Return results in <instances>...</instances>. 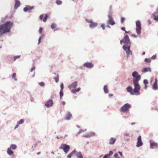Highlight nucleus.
Wrapping results in <instances>:
<instances>
[{"label":"nucleus","mask_w":158,"mask_h":158,"mask_svg":"<svg viewBox=\"0 0 158 158\" xmlns=\"http://www.w3.org/2000/svg\"><path fill=\"white\" fill-rule=\"evenodd\" d=\"M56 4L58 5H60L62 3V1L60 0H56L55 2Z\"/></svg>","instance_id":"nucleus-28"},{"label":"nucleus","mask_w":158,"mask_h":158,"mask_svg":"<svg viewBox=\"0 0 158 158\" xmlns=\"http://www.w3.org/2000/svg\"><path fill=\"white\" fill-rule=\"evenodd\" d=\"M121 29L122 30L125 31V28L124 27H122L121 28Z\"/></svg>","instance_id":"nucleus-51"},{"label":"nucleus","mask_w":158,"mask_h":158,"mask_svg":"<svg viewBox=\"0 0 158 158\" xmlns=\"http://www.w3.org/2000/svg\"><path fill=\"white\" fill-rule=\"evenodd\" d=\"M123 48L125 51L127 56H129L130 54H132L131 52L129 46L125 44L123 46Z\"/></svg>","instance_id":"nucleus-8"},{"label":"nucleus","mask_w":158,"mask_h":158,"mask_svg":"<svg viewBox=\"0 0 158 158\" xmlns=\"http://www.w3.org/2000/svg\"><path fill=\"white\" fill-rule=\"evenodd\" d=\"M7 153L9 155H13L14 153V152L11 150V149L9 148H8L7 149Z\"/></svg>","instance_id":"nucleus-24"},{"label":"nucleus","mask_w":158,"mask_h":158,"mask_svg":"<svg viewBox=\"0 0 158 158\" xmlns=\"http://www.w3.org/2000/svg\"><path fill=\"white\" fill-rule=\"evenodd\" d=\"M51 153L52 154H54V153L53 152H51Z\"/></svg>","instance_id":"nucleus-64"},{"label":"nucleus","mask_w":158,"mask_h":158,"mask_svg":"<svg viewBox=\"0 0 158 158\" xmlns=\"http://www.w3.org/2000/svg\"><path fill=\"white\" fill-rule=\"evenodd\" d=\"M143 144V142L141 140V137L140 136H138L137 138V141L136 143V146L138 147H140Z\"/></svg>","instance_id":"nucleus-9"},{"label":"nucleus","mask_w":158,"mask_h":158,"mask_svg":"<svg viewBox=\"0 0 158 158\" xmlns=\"http://www.w3.org/2000/svg\"><path fill=\"white\" fill-rule=\"evenodd\" d=\"M95 135V133L94 132H90L87 135V137H89Z\"/></svg>","instance_id":"nucleus-27"},{"label":"nucleus","mask_w":158,"mask_h":158,"mask_svg":"<svg viewBox=\"0 0 158 158\" xmlns=\"http://www.w3.org/2000/svg\"><path fill=\"white\" fill-rule=\"evenodd\" d=\"M123 40H129L128 36L127 35H125L124 36Z\"/></svg>","instance_id":"nucleus-37"},{"label":"nucleus","mask_w":158,"mask_h":158,"mask_svg":"<svg viewBox=\"0 0 158 158\" xmlns=\"http://www.w3.org/2000/svg\"><path fill=\"white\" fill-rule=\"evenodd\" d=\"M131 107V105L128 103L124 105L120 109V111L124 113H126L129 111V109Z\"/></svg>","instance_id":"nucleus-6"},{"label":"nucleus","mask_w":158,"mask_h":158,"mask_svg":"<svg viewBox=\"0 0 158 158\" xmlns=\"http://www.w3.org/2000/svg\"><path fill=\"white\" fill-rule=\"evenodd\" d=\"M85 20L87 23H90L89 27L91 28H94L96 27L98 25V23L94 22L92 19H86Z\"/></svg>","instance_id":"nucleus-4"},{"label":"nucleus","mask_w":158,"mask_h":158,"mask_svg":"<svg viewBox=\"0 0 158 158\" xmlns=\"http://www.w3.org/2000/svg\"><path fill=\"white\" fill-rule=\"evenodd\" d=\"M48 17V15L47 14H46L43 19V22H46L47 20Z\"/></svg>","instance_id":"nucleus-29"},{"label":"nucleus","mask_w":158,"mask_h":158,"mask_svg":"<svg viewBox=\"0 0 158 158\" xmlns=\"http://www.w3.org/2000/svg\"><path fill=\"white\" fill-rule=\"evenodd\" d=\"M57 27L55 23H52L51 26V28L54 31H55L57 30L56 28Z\"/></svg>","instance_id":"nucleus-18"},{"label":"nucleus","mask_w":158,"mask_h":158,"mask_svg":"<svg viewBox=\"0 0 158 158\" xmlns=\"http://www.w3.org/2000/svg\"><path fill=\"white\" fill-rule=\"evenodd\" d=\"M35 69V67H32L31 69V72H32Z\"/></svg>","instance_id":"nucleus-49"},{"label":"nucleus","mask_w":158,"mask_h":158,"mask_svg":"<svg viewBox=\"0 0 158 158\" xmlns=\"http://www.w3.org/2000/svg\"><path fill=\"white\" fill-rule=\"evenodd\" d=\"M61 103H62V105H63V106L65 105V102H64V101H63V102H61Z\"/></svg>","instance_id":"nucleus-55"},{"label":"nucleus","mask_w":158,"mask_h":158,"mask_svg":"<svg viewBox=\"0 0 158 158\" xmlns=\"http://www.w3.org/2000/svg\"><path fill=\"white\" fill-rule=\"evenodd\" d=\"M34 6H31L29 5H27L23 9V10L25 12H27L33 9Z\"/></svg>","instance_id":"nucleus-10"},{"label":"nucleus","mask_w":158,"mask_h":158,"mask_svg":"<svg viewBox=\"0 0 158 158\" xmlns=\"http://www.w3.org/2000/svg\"><path fill=\"white\" fill-rule=\"evenodd\" d=\"M145 62H147V63H150V62L151 61V60L149 58H145Z\"/></svg>","instance_id":"nucleus-33"},{"label":"nucleus","mask_w":158,"mask_h":158,"mask_svg":"<svg viewBox=\"0 0 158 158\" xmlns=\"http://www.w3.org/2000/svg\"><path fill=\"white\" fill-rule=\"evenodd\" d=\"M118 156V155L117 154L115 153L114 154V156L115 157H116L117 156Z\"/></svg>","instance_id":"nucleus-57"},{"label":"nucleus","mask_w":158,"mask_h":158,"mask_svg":"<svg viewBox=\"0 0 158 158\" xmlns=\"http://www.w3.org/2000/svg\"><path fill=\"white\" fill-rule=\"evenodd\" d=\"M132 76L134 77L133 83L134 85V89H133L129 86L126 88V89L131 95H137L139 94L140 86L139 84V81L141 79V76L136 71H134L132 73Z\"/></svg>","instance_id":"nucleus-1"},{"label":"nucleus","mask_w":158,"mask_h":158,"mask_svg":"<svg viewBox=\"0 0 158 158\" xmlns=\"http://www.w3.org/2000/svg\"><path fill=\"white\" fill-rule=\"evenodd\" d=\"M135 124V123H131V124L132 125H134V124Z\"/></svg>","instance_id":"nucleus-61"},{"label":"nucleus","mask_w":158,"mask_h":158,"mask_svg":"<svg viewBox=\"0 0 158 158\" xmlns=\"http://www.w3.org/2000/svg\"><path fill=\"white\" fill-rule=\"evenodd\" d=\"M84 66L85 67L89 68H92L94 65L91 63H86L84 64Z\"/></svg>","instance_id":"nucleus-14"},{"label":"nucleus","mask_w":158,"mask_h":158,"mask_svg":"<svg viewBox=\"0 0 158 158\" xmlns=\"http://www.w3.org/2000/svg\"><path fill=\"white\" fill-rule=\"evenodd\" d=\"M148 22V24H150L151 23V21L150 20H149Z\"/></svg>","instance_id":"nucleus-60"},{"label":"nucleus","mask_w":158,"mask_h":158,"mask_svg":"<svg viewBox=\"0 0 158 158\" xmlns=\"http://www.w3.org/2000/svg\"><path fill=\"white\" fill-rule=\"evenodd\" d=\"M156 56L155 55H153L152 56L151 58V59H155L156 58Z\"/></svg>","instance_id":"nucleus-50"},{"label":"nucleus","mask_w":158,"mask_h":158,"mask_svg":"<svg viewBox=\"0 0 158 158\" xmlns=\"http://www.w3.org/2000/svg\"><path fill=\"white\" fill-rule=\"evenodd\" d=\"M13 23L11 21H7L0 25V36L10 32Z\"/></svg>","instance_id":"nucleus-2"},{"label":"nucleus","mask_w":158,"mask_h":158,"mask_svg":"<svg viewBox=\"0 0 158 158\" xmlns=\"http://www.w3.org/2000/svg\"><path fill=\"white\" fill-rule=\"evenodd\" d=\"M55 81L57 82H58V80H59V78L58 77H56L55 78Z\"/></svg>","instance_id":"nucleus-46"},{"label":"nucleus","mask_w":158,"mask_h":158,"mask_svg":"<svg viewBox=\"0 0 158 158\" xmlns=\"http://www.w3.org/2000/svg\"><path fill=\"white\" fill-rule=\"evenodd\" d=\"M74 154V151L72 152H71L67 156V157L69 158H71L72 156V155Z\"/></svg>","instance_id":"nucleus-31"},{"label":"nucleus","mask_w":158,"mask_h":158,"mask_svg":"<svg viewBox=\"0 0 158 158\" xmlns=\"http://www.w3.org/2000/svg\"><path fill=\"white\" fill-rule=\"evenodd\" d=\"M44 35H42L41 36H40L38 40H42V39H43L44 38Z\"/></svg>","instance_id":"nucleus-43"},{"label":"nucleus","mask_w":158,"mask_h":158,"mask_svg":"<svg viewBox=\"0 0 158 158\" xmlns=\"http://www.w3.org/2000/svg\"><path fill=\"white\" fill-rule=\"evenodd\" d=\"M113 13L112 10H109L108 12V17H112V15Z\"/></svg>","instance_id":"nucleus-25"},{"label":"nucleus","mask_w":158,"mask_h":158,"mask_svg":"<svg viewBox=\"0 0 158 158\" xmlns=\"http://www.w3.org/2000/svg\"><path fill=\"white\" fill-rule=\"evenodd\" d=\"M72 114L70 113H68L66 115V119L67 120H69L72 117Z\"/></svg>","instance_id":"nucleus-23"},{"label":"nucleus","mask_w":158,"mask_h":158,"mask_svg":"<svg viewBox=\"0 0 158 158\" xmlns=\"http://www.w3.org/2000/svg\"><path fill=\"white\" fill-rule=\"evenodd\" d=\"M136 31L138 35L140 34L142 28L141 27V23L139 20H138L136 22Z\"/></svg>","instance_id":"nucleus-5"},{"label":"nucleus","mask_w":158,"mask_h":158,"mask_svg":"<svg viewBox=\"0 0 158 158\" xmlns=\"http://www.w3.org/2000/svg\"><path fill=\"white\" fill-rule=\"evenodd\" d=\"M44 15H41L39 17V19L40 20H43Z\"/></svg>","instance_id":"nucleus-44"},{"label":"nucleus","mask_w":158,"mask_h":158,"mask_svg":"<svg viewBox=\"0 0 158 158\" xmlns=\"http://www.w3.org/2000/svg\"><path fill=\"white\" fill-rule=\"evenodd\" d=\"M143 82L144 84V85H147L148 83V81L146 79L144 80Z\"/></svg>","instance_id":"nucleus-41"},{"label":"nucleus","mask_w":158,"mask_h":158,"mask_svg":"<svg viewBox=\"0 0 158 158\" xmlns=\"http://www.w3.org/2000/svg\"><path fill=\"white\" fill-rule=\"evenodd\" d=\"M106 27H109V28H110V27L108 25H107V26H106Z\"/></svg>","instance_id":"nucleus-59"},{"label":"nucleus","mask_w":158,"mask_h":158,"mask_svg":"<svg viewBox=\"0 0 158 158\" xmlns=\"http://www.w3.org/2000/svg\"><path fill=\"white\" fill-rule=\"evenodd\" d=\"M39 84L40 86H44L45 85L43 81L39 83Z\"/></svg>","instance_id":"nucleus-38"},{"label":"nucleus","mask_w":158,"mask_h":158,"mask_svg":"<svg viewBox=\"0 0 158 158\" xmlns=\"http://www.w3.org/2000/svg\"><path fill=\"white\" fill-rule=\"evenodd\" d=\"M108 18L109 19L107 21L108 24L112 26L114 25L115 24V23L112 17H110Z\"/></svg>","instance_id":"nucleus-11"},{"label":"nucleus","mask_w":158,"mask_h":158,"mask_svg":"<svg viewBox=\"0 0 158 158\" xmlns=\"http://www.w3.org/2000/svg\"><path fill=\"white\" fill-rule=\"evenodd\" d=\"M131 36L132 37H133L135 38H136L137 37V36L135 34H131Z\"/></svg>","instance_id":"nucleus-47"},{"label":"nucleus","mask_w":158,"mask_h":158,"mask_svg":"<svg viewBox=\"0 0 158 158\" xmlns=\"http://www.w3.org/2000/svg\"><path fill=\"white\" fill-rule=\"evenodd\" d=\"M116 140V139L114 138H111L110 139L109 143L110 144H112L114 143Z\"/></svg>","instance_id":"nucleus-20"},{"label":"nucleus","mask_w":158,"mask_h":158,"mask_svg":"<svg viewBox=\"0 0 158 158\" xmlns=\"http://www.w3.org/2000/svg\"><path fill=\"white\" fill-rule=\"evenodd\" d=\"M15 3L14 6V8L15 9H17L21 5L19 0H14Z\"/></svg>","instance_id":"nucleus-12"},{"label":"nucleus","mask_w":158,"mask_h":158,"mask_svg":"<svg viewBox=\"0 0 158 158\" xmlns=\"http://www.w3.org/2000/svg\"><path fill=\"white\" fill-rule=\"evenodd\" d=\"M53 104V101L52 99H50L45 104V106L47 107H49L52 106Z\"/></svg>","instance_id":"nucleus-13"},{"label":"nucleus","mask_w":158,"mask_h":158,"mask_svg":"<svg viewBox=\"0 0 158 158\" xmlns=\"http://www.w3.org/2000/svg\"><path fill=\"white\" fill-rule=\"evenodd\" d=\"M125 20V18L124 17H121V22L122 23H123Z\"/></svg>","instance_id":"nucleus-40"},{"label":"nucleus","mask_w":158,"mask_h":158,"mask_svg":"<svg viewBox=\"0 0 158 158\" xmlns=\"http://www.w3.org/2000/svg\"><path fill=\"white\" fill-rule=\"evenodd\" d=\"M60 99H61V98L63 96V90H60Z\"/></svg>","instance_id":"nucleus-34"},{"label":"nucleus","mask_w":158,"mask_h":158,"mask_svg":"<svg viewBox=\"0 0 158 158\" xmlns=\"http://www.w3.org/2000/svg\"><path fill=\"white\" fill-rule=\"evenodd\" d=\"M77 82L74 81L72 83L71 85H69L68 87L69 89L71 90V91L73 93H76L77 92L79 91L81 88H78L77 89H75L77 87Z\"/></svg>","instance_id":"nucleus-3"},{"label":"nucleus","mask_w":158,"mask_h":158,"mask_svg":"<svg viewBox=\"0 0 158 158\" xmlns=\"http://www.w3.org/2000/svg\"><path fill=\"white\" fill-rule=\"evenodd\" d=\"M24 123V120L23 119H21L20 121L18 122V124L20 125V124H22Z\"/></svg>","instance_id":"nucleus-35"},{"label":"nucleus","mask_w":158,"mask_h":158,"mask_svg":"<svg viewBox=\"0 0 158 158\" xmlns=\"http://www.w3.org/2000/svg\"><path fill=\"white\" fill-rule=\"evenodd\" d=\"M113 154V152L111 151H110L109 154H106L105 155L103 158H110V156L112 155Z\"/></svg>","instance_id":"nucleus-21"},{"label":"nucleus","mask_w":158,"mask_h":158,"mask_svg":"<svg viewBox=\"0 0 158 158\" xmlns=\"http://www.w3.org/2000/svg\"><path fill=\"white\" fill-rule=\"evenodd\" d=\"M129 40H125V41L124 42H123L125 43H127V44L129 42Z\"/></svg>","instance_id":"nucleus-48"},{"label":"nucleus","mask_w":158,"mask_h":158,"mask_svg":"<svg viewBox=\"0 0 158 158\" xmlns=\"http://www.w3.org/2000/svg\"><path fill=\"white\" fill-rule=\"evenodd\" d=\"M125 32L126 33V34H127V33H130V32L129 31H126V30H125Z\"/></svg>","instance_id":"nucleus-54"},{"label":"nucleus","mask_w":158,"mask_h":158,"mask_svg":"<svg viewBox=\"0 0 158 158\" xmlns=\"http://www.w3.org/2000/svg\"><path fill=\"white\" fill-rule=\"evenodd\" d=\"M148 71H151V69L149 67L144 68L143 69V70H142V72H145Z\"/></svg>","instance_id":"nucleus-22"},{"label":"nucleus","mask_w":158,"mask_h":158,"mask_svg":"<svg viewBox=\"0 0 158 158\" xmlns=\"http://www.w3.org/2000/svg\"><path fill=\"white\" fill-rule=\"evenodd\" d=\"M60 87H61L60 90H63V89L64 88V86H63V83H62L61 84Z\"/></svg>","instance_id":"nucleus-45"},{"label":"nucleus","mask_w":158,"mask_h":158,"mask_svg":"<svg viewBox=\"0 0 158 158\" xmlns=\"http://www.w3.org/2000/svg\"><path fill=\"white\" fill-rule=\"evenodd\" d=\"M147 85H145V86H144V88L145 89H146L147 88Z\"/></svg>","instance_id":"nucleus-58"},{"label":"nucleus","mask_w":158,"mask_h":158,"mask_svg":"<svg viewBox=\"0 0 158 158\" xmlns=\"http://www.w3.org/2000/svg\"><path fill=\"white\" fill-rule=\"evenodd\" d=\"M150 148H153L157 146V143L152 142L151 141H150Z\"/></svg>","instance_id":"nucleus-15"},{"label":"nucleus","mask_w":158,"mask_h":158,"mask_svg":"<svg viewBox=\"0 0 158 158\" xmlns=\"http://www.w3.org/2000/svg\"><path fill=\"white\" fill-rule=\"evenodd\" d=\"M20 56H17L14 57V60L15 61L17 59L19 58L20 57Z\"/></svg>","instance_id":"nucleus-36"},{"label":"nucleus","mask_w":158,"mask_h":158,"mask_svg":"<svg viewBox=\"0 0 158 158\" xmlns=\"http://www.w3.org/2000/svg\"><path fill=\"white\" fill-rule=\"evenodd\" d=\"M104 92L105 93H108V90L107 88V86L105 85L104 87Z\"/></svg>","instance_id":"nucleus-30"},{"label":"nucleus","mask_w":158,"mask_h":158,"mask_svg":"<svg viewBox=\"0 0 158 158\" xmlns=\"http://www.w3.org/2000/svg\"><path fill=\"white\" fill-rule=\"evenodd\" d=\"M9 148H10V149L12 150H14L16 149L17 148V146L15 144H12L10 145V146Z\"/></svg>","instance_id":"nucleus-26"},{"label":"nucleus","mask_w":158,"mask_h":158,"mask_svg":"<svg viewBox=\"0 0 158 158\" xmlns=\"http://www.w3.org/2000/svg\"><path fill=\"white\" fill-rule=\"evenodd\" d=\"M157 79L156 78L155 79V82L152 85L153 89L154 90H156L158 88L157 86Z\"/></svg>","instance_id":"nucleus-17"},{"label":"nucleus","mask_w":158,"mask_h":158,"mask_svg":"<svg viewBox=\"0 0 158 158\" xmlns=\"http://www.w3.org/2000/svg\"><path fill=\"white\" fill-rule=\"evenodd\" d=\"M43 29L42 27H40L39 28V33L40 34L42 33V31H43Z\"/></svg>","instance_id":"nucleus-42"},{"label":"nucleus","mask_w":158,"mask_h":158,"mask_svg":"<svg viewBox=\"0 0 158 158\" xmlns=\"http://www.w3.org/2000/svg\"><path fill=\"white\" fill-rule=\"evenodd\" d=\"M70 148L69 146L66 144H62L59 147V148L63 149L65 153H67L68 152Z\"/></svg>","instance_id":"nucleus-7"},{"label":"nucleus","mask_w":158,"mask_h":158,"mask_svg":"<svg viewBox=\"0 0 158 158\" xmlns=\"http://www.w3.org/2000/svg\"><path fill=\"white\" fill-rule=\"evenodd\" d=\"M118 153L121 156H122V153L121 152H118Z\"/></svg>","instance_id":"nucleus-56"},{"label":"nucleus","mask_w":158,"mask_h":158,"mask_svg":"<svg viewBox=\"0 0 158 158\" xmlns=\"http://www.w3.org/2000/svg\"><path fill=\"white\" fill-rule=\"evenodd\" d=\"M112 6L110 5L109 7V10H112Z\"/></svg>","instance_id":"nucleus-53"},{"label":"nucleus","mask_w":158,"mask_h":158,"mask_svg":"<svg viewBox=\"0 0 158 158\" xmlns=\"http://www.w3.org/2000/svg\"><path fill=\"white\" fill-rule=\"evenodd\" d=\"M40 154V152H38V153H37V155H39V154Z\"/></svg>","instance_id":"nucleus-63"},{"label":"nucleus","mask_w":158,"mask_h":158,"mask_svg":"<svg viewBox=\"0 0 158 158\" xmlns=\"http://www.w3.org/2000/svg\"><path fill=\"white\" fill-rule=\"evenodd\" d=\"M158 14V12L156 11L153 14L154 16V19L155 20L158 22V15H156Z\"/></svg>","instance_id":"nucleus-19"},{"label":"nucleus","mask_w":158,"mask_h":158,"mask_svg":"<svg viewBox=\"0 0 158 158\" xmlns=\"http://www.w3.org/2000/svg\"><path fill=\"white\" fill-rule=\"evenodd\" d=\"M101 27L102 28L103 30H104L105 29V25L104 23H102L101 25Z\"/></svg>","instance_id":"nucleus-39"},{"label":"nucleus","mask_w":158,"mask_h":158,"mask_svg":"<svg viewBox=\"0 0 158 158\" xmlns=\"http://www.w3.org/2000/svg\"><path fill=\"white\" fill-rule=\"evenodd\" d=\"M74 154L77 156V158H83V156L80 152H78L74 151Z\"/></svg>","instance_id":"nucleus-16"},{"label":"nucleus","mask_w":158,"mask_h":158,"mask_svg":"<svg viewBox=\"0 0 158 158\" xmlns=\"http://www.w3.org/2000/svg\"><path fill=\"white\" fill-rule=\"evenodd\" d=\"M16 73H13V75H12V78L13 79H14L15 81H16L17 80V79L16 78Z\"/></svg>","instance_id":"nucleus-32"},{"label":"nucleus","mask_w":158,"mask_h":158,"mask_svg":"<svg viewBox=\"0 0 158 158\" xmlns=\"http://www.w3.org/2000/svg\"><path fill=\"white\" fill-rule=\"evenodd\" d=\"M19 125L17 123V124L16 125L15 127V129H16V128H17L19 127Z\"/></svg>","instance_id":"nucleus-52"},{"label":"nucleus","mask_w":158,"mask_h":158,"mask_svg":"<svg viewBox=\"0 0 158 158\" xmlns=\"http://www.w3.org/2000/svg\"><path fill=\"white\" fill-rule=\"evenodd\" d=\"M124 40H121L120 41V43L121 44L122 43V42H123V41Z\"/></svg>","instance_id":"nucleus-62"}]
</instances>
